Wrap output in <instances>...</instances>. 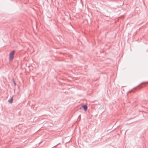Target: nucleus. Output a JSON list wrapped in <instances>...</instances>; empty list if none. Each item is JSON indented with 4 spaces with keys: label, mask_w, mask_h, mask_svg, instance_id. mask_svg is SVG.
Segmentation results:
<instances>
[{
    "label": "nucleus",
    "mask_w": 148,
    "mask_h": 148,
    "mask_svg": "<svg viewBox=\"0 0 148 148\" xmlns=\"http://www.w3.org/2000/svg\"><path fill=\"white\" fill-rule=\"evenodd\" d=\"M13 82H14V85H16V83L15 82L14 80V79H13Z\"/></svg>",
    "instance_id": "39448f33"
},
{
    "label": "nucleus",
    "mask_w": 148,
    "mask_h": 148,
    "mask_svg": "<svg viewBox=\"0 0 148 148\" xmlns=\"http://www.w3.org/2000/svg\"><path fill=\"white\" fill-rule=\"evenodd\" d=\"M143 85H145V84L144 83H142L140 84V85H138L137 87H135V89L139 88L140 89L141 88L143 87L144 86H142Z\"/></svg>",
    "instance_id": "f03ea898"
},
{
    "label": "nucleus",
    "mask_w": 148,
    "mask_h": 148,
    "mask_svg": "<svg viewBox=\"0 0 148 148\" xmlns=\"http://www.w3.org/2000/svg\"><path fill=\"white\" fill-rule=\"evenodd\" d=\"M13 96H12L11 99L8 100V102L9 103H11L13 102Z\"/></svg>",
    "instance_id": "20e7f679"
},
{
    "label": "nucleus",
    "mask_w": 148,
    "mask_h": 148,
    "mask_svg": "<svg viewBox=\"0 0 148 148\" xmlns=\"http://www.w3.org/2000/svg\"><path fill=\"white\" fill-rule=\"evenodd\" d=\"M15 51L13 50L10 53L9 57V60L10 61H12L13 60Z\"/></svg>",
    "instance_id": "f257e3e1"
},
{
    "label": "nucleus",
    "mask_w": 148,
    "mask_h": 148,
    "mask_svg": "<svg viewBox=\"0 0 148 148\" xmlns=\"http://www.w3.org/2000/svg\"><path fill=\"white\" fill-rule=\"evenodd\" d=\"M82 107L84 110L85 111H86L88 109V106L86 105H83L82 106Z\"/></svg>",
    "instance_id": "7ed1b4c3"
},
{
    "label": "nucleus",
    "mask_w": 148,
    "mask_h": 148,
    "mask_svg": "<svg viewBox=\"0 0 148 148\" xmlns=\"http://www.w3.org/2000/svg\"><path fill=\"white\" fill-rule=\"evenodd\" d=\"M59 144V143L58 144L54 146L53 147H56L57 145H58Z\"/></svg>",
    "instance_id": "423d86ee"
}]
</instances>
